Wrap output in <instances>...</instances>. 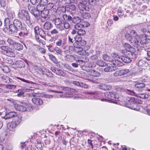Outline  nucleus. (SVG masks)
I'll return each mask as SVG.
<instances>
[{"mask_svg":"<svg viewBox=\"0 0 150 150\" xmlns=\"http://www.w3.org/2000/svg\"><path fill=\"white\" fill-rule=\"evenodd\" d=\"M83 29H80L78 30L77 32V33L78 35H83L86 33V31L85 30Z\"/></svg>","mask_w":150,"mask_h":150,"instance_id":"f704fd0d","label":"nucleus"},{"mask_svg":"<svg viewBox=\"0 0 150 150\" xmlns=\"http://www.w3.org/2000/svg\"><path fill=\"white\" fill-rule=\"evenodd\" d=\"M62 19L60 18H56L55 20L54 23L57 27L60 29L63 25Z\"/></svg>","mask_w":150,"mask_h":150,"instance_id":"dca6fc26","label":"nucleus"},{"mask_svg":"<svg viewBox=\"0 0 150 150\" xmlns=\"http://www.w3.org/2000/svg\"><path fill=\"white\" fill-rule=\"evenodd\" d=\"M75 59V57L74 56L70 55H66L65 58V60L68 62H73Z\"/></svg>","mask_w":150,"mask_h":150,"instance_id":"5701e85b","label":"nucleus"},{"mask_svg":"<svg viewBox=\"0 0 150 150\" xmlns=\"http://www.w3.org/2000/svg\"><path fill=\"white\" fill-rule=\"evenodd\" d=\"M126 92L128 94L131 95L132 96H135L136 93L133 91L127 89L126 91Z\"/></svg>","mask_w":150,"mask_h":150,"instance_id":"3c124183","label":"nucleus"},{"mask_svg":"<svg viewBox=\"0 0 150 150\" xmlns=\"http://www.w3.org/2000/svg\"><path fill=\"white\" fill-rule=\"evenodd\" d=\"M18 79H20V80H21L22 81H23V82H26L27 83H30L31 82V81H29L27 80H26L25 79H23V78L18 77Z\"/></svg>","mask_w":150,"mask_h":150,"instance_id":"0e129e2a","label":"nucleus"},{"mask_svg":"<svg viewBox=\"0 0 150 150\" xmlns=\"http://www.w3.org/2000/svg\"><path fill=\"white\" fill-rule=\"evenodd\" d=\"M28 8L30 13L33 14L35 17H38L39 15V13L37 7H36L33 5L29 4L28 6Z\"/></svg>","mask_w":150,"mask_h":150,"instance_id":"1a4fd4ad","label":"nucleus"},{"mask_svg":"<svg viewBox=\"0 0 150 150\" xmlns=\"http://www.w3.org/2000/svg\"><path fill=\"white\" fill-rule=\"evenodd\" d=\"M42 144L41 142H38V143L37 145V148H39L40 149H42Z\"/></svg>","mask_w":150,"mask_h":150,"instance_id":"6e6d98bb","label":"nucleus"},{"mask_svg":"<svg viewBox=\"0 0 150 150\" xmlns=\"http://www.w3.org/2000/svg\"><path fill=\"white\" fill-rule=\"evenodd\" d=\"M103 59L109 62H111L112 60L111 59L110 57L107 54H104L103 56Z\"/></svg>","mask_w":150,"mask_h":150,"instance_id":"ea45409f","label":"nucleus"},{"mask_svg":"<svg viewBox=\"0 0 150 150\" xmlns=\"http://www.w3.org/2000/svg\"><path fill=\"white\" fill-rule=\"evenodd\" d=\"M44 96L45 98H53V96L52 95L47 94H45L44 95Z\"/></svg>","mask_w":150,"mask_h":150,"instance_id":"338daca9","label":"nucleus"},{"mask_svg":"<svg viewBox=\"0 0 150 150\" xmlns=\"http://www.w3.org/2000/svg\"><path fill=\"white\" fill-rule=\"evenodd\" d=\"M89 74L94 77H97L99 76L100 75V73L93 70L91 69L89 71Z\"/></svg>","mask_w":150,"mask_h":150,"instance_id":"b1692460","label":"nucleus"},{"mask_svg":"<svg viewBox=\"0 0 150 150\" xmlns=\"http://www.w3.org/2000/svg\"><path fill=\"white\" fill-rule=\"evenodd\" d=\"M41 16L42 18H46L48 14V10L47 9H45L40 12Z\"/></svg>","mask_w":150,"mask_h":150,"instance_id":"4be33fe9","label":"nucleus"},{"mask_svg":"<svg viewBox=\"0 0 150 150\" xmlns=\"http://www.w3.org/2000/svg\"><path fill=\"white\" fill-rule=\"evenodd\" d=\"M90 80L94 83H98V80L95 77H93L91 79H90Z\"/></svg>","mask_w":150,"mask_h":150,"instance_id":"5fc2aeb1","label":"nucleus"},{"mask_svg":"<svg viewBox=\"0 0 150 150\" xmlns=\"http://www.w3.org/2000/svg\"><path fill=\"white\" fill-rule=\"evenodd\" d=\"M130 34L132 37V45L134 47H138V45L140 47L139 44V37H141V36H139L134 30H132L130 32Z\"/></svg>","mask_w":150,"mask_h":150,"instance_id":"20e7f679","label":"nucleus"},{"mask_svg":"<svg viewBox=\"0 0 150 150\" xmlns=\"http://www.w3.org/2000/svg\"><path fill=\"white\" fill-rule=\"evenodd\" d=\"M138 97L142 99H145L148 97V95L145 93H141L139 94Z\"/></svg>","mask_w":150,"mask_h":150,"instance_id":"c9c22d12","label":"nucleus"},{"mask_svg":"<svg viewBox=\"0 0 150 150\" xmlns=\"http://www.w3.org/2000/svg\"><path fill=\"white\" fill-rule=\"evenodd\" d=\"M54 6L53 4L52 3H49L46 6V8L47 9V10H50Z\"/></svg>","mask_w":150,"mask_h":150,"instance_id":"8fccbe9b","label":"nucleus"},{"mask_svg":"<svg viewBox=\"0 0 150 150\" xmlns=\"http://www.w3.org/2000/svg\"><path fill=\"white\" fill-rule=\"evenodd\" d=\"M4 82L7 83H9L12 81V79L8 76H4Z\"/></svg>","mask_w":150,"mask_h":150,"instance_id":"58836bf2","label":"nucleus"},{"mask_svg":"<svg viewBox=\"0 0 150 150\" xmlns=\"http://www.w3.org/2000/svg\"><path fill=\"white\" fill-rule=\"evenodd\" d=\"M138 51V47H127V49L122 51L124 55L121 56L120 59L125 63H130L131 61V59H133L136 57Z\"/></svg>","mask_w":150,"mask_h":150,"instance_id":"f03ea898","label":"nucleus"},{"mask_svg":"<svg viewBox=\"0 0 150 150\" xmlns=\"http://www.w3.org/2000/svg\"><path fill=\"white\" fill-rule=\"evenodd\" d=\"M14 108L17 110L21 112H25L27 110L25 107L17 104H15Z\"/></svg>","mask_w":150,"mask_h":150,"instance_id":"a211bd4d","label":"nucleus"},{"mask_svg":"<svg viewBox=\"0 0 150 150\" xmlns=\"http://www.w3.org/2000/svg\"><path fill=\"white\" fill-rule=\"evenodd\" d=\"M18 114L15 112H11L6 114L3 118L6 120L17 116Z\"/></svg>","mask_w":150,"mask_h":150,"instance_id":"2eb2a0df","label":"nucleus"},{"mask_svg":"<svg viewBox=\"0 0 150 150\" xmlns=\"http://www.w3.org/2000/svg\"><path fill=\"white\" fill-rule=\"evenodd\" d=\"M18 79H20V80H21L22 81H23V82H26L27 83H30L31 82V81H29L27 80H26L25 79H23V78L18 77Z\"/></svg>","mask_w":150,"mask_h":150,"instance_id":"69168bd1","label":"nucleus"},{"mask_svg":"<svg viewBox=\"0 0 150 150\" xmlns=\"http://www.w3.org/2000/svg\"><path fill=\"white\" fill-rule=\"evenodd\" d=\"M0 4L1 6L2 7H5L6 5L5 2L3 0L0 1Z\"/></svg>","mask_w":150,"mask_h":150,"instance_id":"e2e57ef3","label":"nucleus"},{"mask_svg":"<svg viewBox=\"0 0 150 150\" xmlns=\"http://www.w3.org/2000/svg\"><path fill=\"white\" fill-rule=\"evenodd\" d=\"M58 68L56 67H52L51 68L52 71L53 72L55 73L56 74L58 71Z\"/></svg>","mask_w":150,"mask_h":150,"instance_id":"bf43d9fd","label":"nucleus"},{"mask_svg":"<svg viewBox=\"0 0 150 150\" xmlns=\"http://www.w3.org/2000/svg\"><path fill=\"white\" fill-rule=\"evenodd\" d=\"M113 75L115 76H121L120 71H116L113 74Z\"/></svg>","mask_w":150,"mask_h":150,"instance_id":"864d4df0","label":"nucleus"},{"mask_svg":"<svg viewBox=\"0 0 150 150\" xmlns=\"http://www.w3.org/2000/svg\"><path fill=\"white\" fill-rule=\"evenodd\" d=\"M82 17L85 19H88L91 17V16L89 13L87 12H83L81 13Z\"/></svg>","mask_w":150,"mask_h":150,"instance_id":"2f4dec72","label":"nucleus"},{"mask_svg":"<svg viewBox=\"0 0 150 150\" xmlns=\"http://www.w3.org/2000/svg\"><path fill=\"white\" fill-rule=\"evenodd\" d=\"M60 96L61 98H69L71 97V95L70 94H62L60 95Z\"/></svg>","mask_w":150,"mask_h":150,"instance_id":"13d9d810","label":"nucleus"},{"mask_svg":"<svg viewBox=\"0 0 150 150\" xmlns=\"http://www.w3.org/2000/svg\"><path fill=\"white\" fill-rule=\"evenodd\" d=\"M125 37L127 40L129 41H131V43H132V41L133 39L130 33H127L125 35Z\"/></svg>","mask_w":150,"mask_h":150,"instance_id":"4c0bfd02","label":"nucleus"},{"mask_svg":"<svg viewBox=\"0 0 150 150\" xmlns=\"http://www.w3.org/2000/svg\"><path fill=\"white\" fill-rule=\"evenodd\" d=\"M146 85L143 83L137 82L134 85L135 89L139 91H141L145 87Z\"/></svg>","mask_w":150,"mask_h":150,"instance_id":"ddd939ff","label":"nucleus"},{"mask_svg":"<svg viewBox=\"0 0 150 150\" xmlns=\"http://www.w3.org/2000/svg\"><path fill=\"white\" fill-rule=\"evenodd\" d=\"M79 10L82 11H87L89 10V7L88 3V0H81L78 5Z\"/></svg>","mask_w":150,"mask_h":150,"instance_id":"39448f33","label":"nucleus"},{"mask_svg":"<svg viewBox=\"0 0 150 150\" xmlns=\"http://www.w3.org/2000/svg\"><path fill=\"white\" fill-rule=\"evenodd\" d=\"M80 35L76 36L74 38L75 40L79 42L82 40V37Z\"/></svg>","mask_w":150,"mask_h":150,"instance_id":"a18cd8bd","label":"nucleus"},{"mask_svg":"<svg viewBox=\"0 0 150 150\" xmlns=\"http://www.w3.org/2000/svg\"><path fill=\"white\" fill-rule=\"evenodd\" d=\"M98 87L103 90H108L111 88V87L108 85L104 84H101L98 85Z\"/></svg>","mask_w":150,"mask_h":150,"instance_id":"6ab92c4d","label":"nucleus"},{"mask_svg":"<svg viewBox=\"0 0 150 150\" xmlns=\"http://www.w3.org/2000/svg\"><path fill=\"white\" fill-rule=\"evenodd\" d=\"M18 16L20 21L26 22L28 26H32V21L30 20V17L27 11L22 10L18 12Z\"/></svg>","mask_w":150,"mask_h":150,"instance_id":"7ed1b4c3","label":"nucleus"},{"mask_svg":"<svg viewBox=\"0 0 150 150\" xmlns=\"http://www.w3.org/2000/svg\"><path fill=\"white\" fill-rule=\"evenodd\" d=\"M86 41L84 40H81V41L79 42V44H80L82 46H84L86 44Z\"/></svg>","mask_w":150,"mask_h":150,"instance_id":"052dcab7","label":"nucleus"},{"mask_svg":"<svg viewBox=\"0 0 150 150\" xmlns=\"http://www.w3.org/2000/svg\"><path fill=\"white\" fill-rule=\"evenodd\" d=\"M113 23V21L110 19H108L107 21V24L108 25L111 26Z\"/></svg>","mask_w":150,"mask_h":150,"instance_id":"680f3d73","label":"nucleus"},{"mask_svg":"<svg viewBox=\"0 0 150 150\" xmlns=\"http://www.w3.org/2000/svg\"><path fill=\"white\" fill-rule=\"evenodd\" d=\"M59 88L60 90L59 91H62L61 90H64V91H69L70 90V89L68 87H66L64 86H60Z\"/></svg>","mask_w":150,"mask_h":150,"instance_id":"c03bdc74","label":"nucleus"},{"mask_svg":"<svg viewBox=\"0 0 150 150\" xmlns=\"http://www.w3.org/2000/svg\"><path fill=\"white\" fill-rule=\"evenodd\" d=\"M21 32L19 33V35L21 37H25L27 36L29 33L28 31L26 28L25 26L22 27L20 29Z\"/></svg>","mask_w":150,"mask_h":150,"instance_id":"4468645a","label":"nucleus"},{"mask_svg":"<svg viewBox=\"0 0 150 150\" xmlns=\"http://www.w3.org/2000/svg\"><path fill=\"white\" fill-rule=\"evenodd\" d=\"M34 32L36 35H38L39 34L42 38L46 36V34L44 30L42 28H40L38 26L34 28Z\"/></svg>","mask_w":150,"mask_h":150,"instance_id":"9d476101","label":"nucleus"},{"mask_svg":"<svg viewBox=\"0 0 150 150\" xmlns=\"http://www.w3.org/2000/svg\"><path fill=\"white\" fill-rule=\"evenodd\" d=\"M7 14L10 19L13 18V17L14 13L11 11H9L8 12Z\"/></svg>","mask_w":150,"mask_h":150,"instance_id":"49530a36","label":"nucleus"},{"mask_svg":"<svg viewBox=\"0 0 150 150\" xmlns=\"http://www.w3.org/2000/svg\"><path fill=\"white\" fill-rule=\"evenodd\" d=\"M56 74L60 76H64L66 75V73L62 70L59 69H58V71Z\"/></svg>","mask_w":150,"mask_h":150,"instance_id":"72a5a7b5","label":"nucleus"},{"mask_svg":"<svg viewBox=\"0 0 150 150\" xmlns=\"http://www.w3.org/2000/svg\"><path fill=\"white\" fill-rule=\"evenodd\" d=\"M52 27V25L51 23L48 21H46L43 25L44 29L47 31L50 30Z\"/></svg>","mask_w":150,"mask_h":150,"instance_id":"412c9836","label":"nucleus"},{"mask_svg":"<svg viewBox=\"0 0 150 150\" xmlns=\"http://www.w3.org/2000/svg\"><path fill=\"white\" fill-rule=\"evenodd\" d=\"M0 53L11 57H14L15 56L11 49L6 48V47H0Z\"/></svg>","mask_w":150,"mask_h":150,"instance_id":"6e6552de","label":"nucleus"},{"mask_svg":"<svg viewBox=\"0 0 150 150\" xmlns=\"http://www.w3.org/2000/svg\"><path fill=\"white\" fill-rule=\"evenodd\" d=\"M6 87L9 89H14L16 86L13 85H7L6 86Z\"/></svg>","mask_w":150,"mask_h":150,"instance_id":"603ef678","label":"nucleus"},{"mask_svg":"<svg viewBox=\"0 0 150 150\" xmlns=\"http://www.w3.org/2000/svg\"><path fill=\"white\" fill-rule=\"evenodd\" d=\"M74 27L76 30H79L80 29L83 28L84 26L82 24L79 23L75 25Z\"/></svg>","mask_w":150,"mask_h":150,"instance_id":"473e14b6","label":"nucleus"},{"mask_svg":"<svg viewBox=\"0 0 150 150\" xmlns=\"http://www.w3.org/2000/svg\"><path fill=\"white\" fill-rule=\"evenodd\" d=\"M10 21L8 18H6L4 20L5 28L4 31L7 32L9 34H12L14 33L17 32L18 30H20L22 27L21 22L18 19H15L13 21V24H8L6 22H9Z\"/></svg>","mask_w":150,"mask_h":150,"instance_id":"f257e3e1","label":"nucleus"},{"mask_svg":"<svg viewBox=\"0 0 150 150\" xmlns=\"http://www.w3.org/2000/svg\"><path fill=\"white\" fill-rule=\"evenodd\" d=\"M96 0H88V5H90L93 6L96 4Z\"/></svg>","mask_w":150,"mask_h":150,"instance_id":"79ce46f5","label":"nucleus"},{"mask_svg":"<svg viewBox=\"0 0 150 150\" xmlns=\"http://www.w3.org/2000/svg\"><path fill=\"white\" fill-rule=\"evenodd\" d=\"M144 30H143L144 33V35L143 36H144L146 38L145 39L148 40L150 39V31L149 30H146L144 32Z\"/></svg>","mask_w":150,"mask_h":150,"instance_id":"cd10ccee","label":"nucleus"},{"mask_svg":"<svg viewBox=\"0 0 150 150\" xmlns=\"http://www.w3.org/2000/svg\"><path fill=\"white\" fill-rule=\"evenodd\" d=\"M49 57L51 61L55 63L57 62V60L55 57L52 54L49 55Z\"/></svg>","mask_w":150,"mask_h":150,"instance_id":"37998d69","label":"nucleus"},{"mask_svg":"<svg viewBox=\"0 0 150 150\" xmlns=\"http://www.w3.org/2000/svg\"><path fill=\"white\" fill-rule=\"evenodd\" d=\"M20 122L18 121L17 122H12L11 123L8 124V128L10 130L14 131L15 130V128L19 125Z\"/></svg>","mask_w":150,"mask_h":150,"instance_id":"9b49d317","label":"nucleus"},{"mask_svg":"<svg viewBox=\"0 0 150 150\" xmlns=\"http://www.w3.org/2000/svg\"><path fill=\"white\" fill-rule=\"evenodd\" d=\"M126 99L127 100V102H126L127 107L137 110H139L138 107H137L138 108H135L133 105L132 106V104H134V106L137 105L135 104L136 102L135 98L132 97H127Z\"/></svg>","mask_w":150,"mask_h":150,"instance_id":"0eeeda50","label":"nucleus"},{"mask_svg":"<svg viewBox=\"0 0 150 150\" xmlns=\"http://www.w3.org/2000/svg\"><path fill=\"white\" fill-rule=\"evenodd\" d=\"M62 24L63 25L62 26L61 29L62 30H64V28L66 29H68L70 27V25L67 22H64V23H63Z\"/></svg>","mask_w":150,"mask_h":150,"instance_id":"c85d7f7f","label":"nucleus"},{"mask_svg":"<svg viewBox=\"0 0 150 150\" xmlns=\"http://www.w3.org/2000/svg\"><path fill=\"white\" fill-rule=\"evenodd\" d=\"M112 63L115 66L121 67L124 65V63L121 62L120 60L118 59L112 60Z\"/></svg>","mask_w":150,"mask_h":150,"instance_id":"aec40b11","label":"nucleus"},{"mask_svg":"<svg viewBox=\"0 0 150 150\" xmlns=\"http://www.w3.org/2000/svg\"><path fill=\"white\" fill-rule=\"evenodd\" d=\"M146 62L142 59L139 60L137 63L138 66L140 67H144L146 64Z\"/></svg>","mask_w":150,"mask_h":150,"instance_id":"c756f323","label":"nucleus"},{"mask_svg":"<svg viewBox=\"0 0 150 150\" xmlns=\"http://www.w3.org/2000/svg\"><path fill=\"white\" fill-rule=\"evenodd\" d=\"M76 62H77L78 66L79 65L80 66H82L83 65V63L84 62L83 61L79 60H76Z\"/></svg>","mask_w":150,"mask_h":150,"instance_id":"4d7b16f0","label":"nucleus"},{"mask_svg":"<svg viewBox=\"0 0 150 150\" xmlns=\"http://www.w3.org/2000/svg\"><path fill=\"white\" fill-rule=\"evenodd\" d=\"M81 21L80 18L78 16L74 17L72 19V22L74 23L79 24Z\"/></svg>","mask_w":150,"mask_h":150,"instance_id":"a878e982","label":"nucleus"},{"mask_svg":"<svg viewBox=\"0 0 150 150\" xmlns=\"http://www.w3.org/2000/svg\"><path fill=\"white\" fill-rule=\"evenodd\" d=\"M112 56L116 59H117L119 58V59H120V56L118 55V54L115 52H113L111 54Z\"/></svg>","mask_w":150,"mask_h":150,"instance_id":"de8ad7c7","label":"nucleus"},{"mask_svg":"<svg viewBox=\"0 0 150 150\" xmlns=\"http://www.w3.org/2000/svg\"><path fill=\"white\" fill-rule=\"evenodd\" d=\"M65 42L64 41H62L61 40H59L56 42V44L58 46H64L65 45Z\"/></svg>","mask_w":150,"mask_h":150,"instance_id":"7c9ffc66","label":"nucleus"},{"mask_svg":"<svg viewBox=\"0 0 150 150\" xmlns=\"http://www.w3.org/2000/svg\"><path fill=\"white\" fill-rule=\"evenodd\" d=\"M104 96L105 98L102 99L101 100L102 101H110V100H118L117 96L115 93L106 92L104 93Z\"/></svg>","mask_w":150,"mask_h":150,"instance_id":"423d86ee","label":"nucleus"},{"mask_svg":"<svg viewBox=\"0 0 150 150\" xmlns=\"http://www.w3.org/2000/svg\"><path fill=\"white\" fill-rule=\"evenodd\" d=\"M32 101L34 104L37 105H41L43 103L42 100L39 97H34L32 99Z\"/></svg>","mask_w":150,"mask_h":150,"instance_id":"f3484780","label":"nucleus"},{"mask_svg":"<svg viewBox=\"0 0 150 150\" xmlns=\"http://www.w3.org/2000/svg\"><path fill=\"white\" fill-rule=\"evenodd\" d=\"M97 65L100 67H104L106 66V64L103 60H100L97 62Z\"/></svg>","mask_w":150,"mask_h":150,"instance_id":"e433bc0d","label":"nucleus"},{"mask_svg":"<svg viewBox=\"0 0 150 150\" xmlns=\"http://www.w3.org/2000/svg\"><path fill=\"white\" fill-rule=\"evenodd\" d=\"M63 66L67 69H70L71 67L67 64L65 63L63 64Z\"/></svg>","mask_w":150,"mask_h":150,"instance_id":"774afa93","label":"nucleus"},{"mask_svg":"<svg viewBox=\"0 0 150 150\" xmlns=\"http://www.w3.org/2000/svg\"><path fill=\"white\" fill-rule=\"evenodd\" d=\"M43 0H30V2L32 4V5H34L36 4H42V2Z\"/></svg>","mask_w":150,"mask_h":150,"instance_id":"bb28decb","label":"nucleus"},{"mask_svg":"<svg viewBox=\"0 0 150 150\" xmlns=\"http://www.w3.org/2000/svg\"><path fill=\"white\" fill-rule=\"evenodd\" d=\"M47 3V0H43L42 2V3L43 4H37V9H38V11L39 13L41 12L45 9V6L46 5Z\"/></svg>","mask_w":150,"mask_h":150,"instance_id":"f8f14e48","label":"nucleus"},{"mask_svg":"<svg viewBox=\"0 0 150 150\" xmlns=\"http://www.w3.org/2000/svg\"><path fill=\"white\" fill-rule=\"evenodd\" d=\"M120 71L121 76L125 75L129 73V69H127L121 70Z\"/></svg>","mask_w":150,"mask_h":150,"instance_id":"a19ab883","label":"nucleus"},{"mask_svg":"<svg viewBox=\"0 0 150 150\" xmlns=\"http://www.w3.org/2000/svg\"><path fill=\"white\" fill-rule=\"evenodd\" d=\"M116 69L113 66H109L107 67L104 69V71L105 72L111 71H114Z\"/></svg>","mask_w":150,"mask_h":150,"instance_id":"393cba45","label":"nucleus"},{"mask_svg":"<svg viewBox=\"0 0 150 150\" xmlns=\"http://www.w3.org/2000/svg\"><path fill=\"white\" fill-rule=\"evenodd\" d=\"M38 51L42 54H45L46 52V50H45L43 48V47H40L38 50Z\"/></svg>","mask_w":150,"mask_h":150,"instance_id":"09e8293b","label":"nucleus"}]
</instances>
